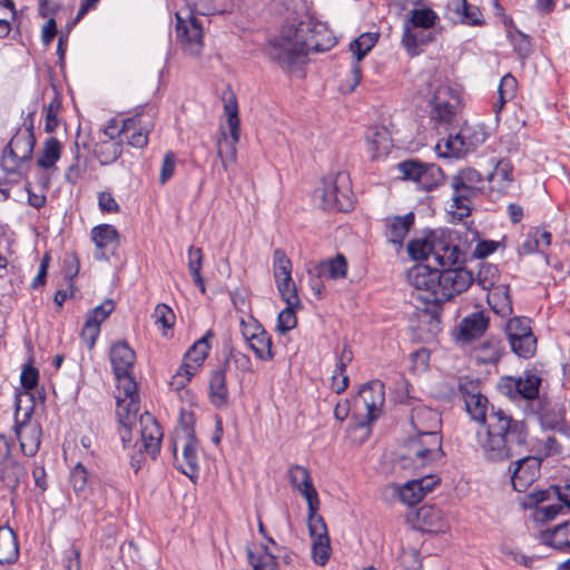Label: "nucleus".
I'll return each instance as SVG.
<instances>
[{"instance_id":"nucleus-1","label":"nucleus","mask_w":570,"mask_h":570,"mask_svg":"<svg viewBox=\"0 0 570 570\" xmlns=\"http://www.w3.org/2000/svg\"><path fill=\"white\" fill-rule=\"evenodd\" d=\"M461 252L455 244L444 239H434L433 259L441 268L420 264L409 273L411 284L423 294L421 298L438 307L465 292L473 284V273L464 267H454L460 261Z\"/></svg>"},{"instance_id":"nucleus-2","label":"nucleus","mask_w":570,"mask_h":570,"mask_svg":"<svg viewBox=\"0 0 570 570\" xmlns=\"http://www.w3.org/2000/svg\"><path fill=\"white\" fill-rule=\"evenodd\" d=\"M528 436L529 428L523 420L491 405L488 422L476 431V443L488 461L500 462L520 455Z\"/></svg>"},{"instance_id":"nucleus-3","label":"nucleus","mask_w":570,"mask_h":570,"mask_svg":"<svg viewBox=\"0 0 570 570\" xmlns=\"http://www.w3.org/2000/svg\"><path fill=\"white\" fill-rule=\"evenodd\" d=\"M566 400L558 386L554 389L537 375V419L542 431H556L570 440V422L566 417Z\"/></svg>"},{"instance_id":"nucleus-4","label":"nucleus","mask_w":570,"mask_h":570,"mask_svg":"<svg viewBox=\"0 0 570 570\" xmlns=\"http://www.w3.org/2000/svg\"><path fill=\"white\" fill-rule=\"evenodd\" d=\"M444 455L440 433H416L401 445L396 461L401 469L420 472Z\"/></svg>"},{"instance_id":"nucleus-5","label":"nucleus","mask_w":570,"mask_h":570,"mask_svg":"<svg viewBox=\"0 0 570 570\" xmlns=\"http://www.w3.org/2000/svg\"><path fill=\"white\" fill-rule=\"evenodd\" d=\"M175 466L190 481L196 482L199 472L198 441L194 429L193 413L181 414L173 445Z\"/></svg>"},{"instance_id":"nucleus-6","label":"nucleus","mask_w":570,"mask_h":570,"mask_svg":"<svg viewBox=\"0 0 570 570\" xmlns=\"http://www.w3.org/2000/svg\"><path fill=\"white\" fill-rule=\"evenodd\" d=\"M303 45L296 23L284 27L278 36L271 38L264 48V53L284 71H292L305 61Z\"/></svg>"},{"instance_id":"nucleus-7","label":"nucleus","mask_w":570,"mask_h":570,"mask_svg":"<svg viewBox=\"0 0 570 570\" xmlns=\"http://www.w3.org/2000/svg\"><path fill=\"white\" fill-rule=\"evenodd\" d=\"M452 189V208L459 210V219L471 215L472 202L482 194L484 189V179L474 168L466 167L456 171L450 178Z\"/></svg>"},{"instance_id":"nucleus-8","label":"nucleus","mask_w":570,"mask_h":570,"mask_svg":"<svg viewBox=\"0 0 570 570\" xmlns=\"http://www.w3.org/2000/svg\"><path fill=\"white\" fill-rule=\"evenodd\" d=\"M298 37L304 42V52H325L332 49L337 40L327 24L313 16H306L297 23Z\"/></svg>"},{"instance_id":"nucleus-9","label":"nucleus","mask_w":570,"mask_h":570,"mask_svg":"<svg viewBox=\"0 0 570 570\" xmlns=\"http://www.w3.org/2000/svg\"><path fill=\"white\" fill-rule=\"evenodd\" d=\"M397 170L404 180H412L422 190H433L445 181L442 168L433 163L407 159L397 164Z\"/></svg>"},{"instance_id":"nucleus-10","label":"nucleus","mask_w":570,"mask_h":570,"mask_svg":"<svg viewBox=\"0 0 570 570\" xmlns=\"http://www.w3.org/2000/svg\"><path fill=\"white\" fill-rule=\"evenodd\" d=\"M501 394L523 406L524 413H532L534 401V372L525 370L521 376H503L498 383Z\"/></svg>"},{"instance_id":"nucleus-11","label":"nucleus","mask_w":570,"mask_h":570,"mask_svg":"<svg viewBox=\"0 0 570 570\" xmlns=\"http://www.w3.org/2000/svg\"><path fill=\"white\" fill-rule=\"evenodd\" d=\"M35 146V134L23 132L17 129L2 151V168L8 173H16L22 164L31 160Z\"/></svg>"},{"instance_id":"nucleus-12","label":"nucleus","mask_w":570,"mask_h":570,"mask_svg":"<svg viewBox=\"0 0 570 570\" xmlns=\"http://www.w3.org/2000/svg\"><path fill=\"white\" fill-rule=\"evenodd\" d=\"M154 117V109L150 108L148 111L141 109L134 116L122 120L120 131H124L129 146L142 149L148 145V137L155 127Z\"/></svg>"},{"instance_id":"nucleus-13","label":"nucleus","mask_w":570,"mask_h":570,"mask_svg":"<svg viewBox=\"0 0 570 570\" xmlns=\"http://www.w3.org/2000/svg\"><path fill=\"white\" fill-rule=\"evenodd\" d=\"M224 110L227 116L232 141H228L226 134H223V138L217 141V157L222 160L224 170L227 171L228 165L236 161V144L240 136L238 106L235 97L225 102Z\"/></svg>"},{"instance_id":"nucleus-14","label":"nucleus","mask_w":570,"mask_h":570,"mask_svg":"<svg viewBox=\"0 0 570 570\" xmlns=\"http://www.w3.org/2000/svg\"><path fill=\"white\" fill-rule=\"evenodd\" d=\"M459 393L471 419L484 425L488 422L491 405L489 400L481 393L480 381L468 377L461 379L459 382Z\"/></svg>"},{"instance_id":"nucleus-15","label":"nucleus","mask_w":570,"mask_h":570,"mask_svg":"<svg viewBox=\"0 0 570 570\" xmlns=\"http://www.w3.org/2000/svg\"><path fill=\"white\" fill-rule=\"evenodd\" d=\"M484 141V134L473 131L471 127L461 128L455 135L439 141L435 150L440 157H462L465 154L473 151L475 147Z\"/></svg>"},{"instance_id":"nucleus-16","label":"nucleus","mask_w":570,"mask_h":570,"mask_svg":"<svg viewBox=\"0 0 570 570\" xmlns=\"http://www.w3.org/2000/svg\"><path fill=\"white\" fill-rule=\"evenodd\" d=\"M20 410L19 400L16 401V421L14 433L20 442V448L26 456H33L39 450L41 443V426L37 422L31 421L32 407L23 415L22 420L18 419Z\"/></svg>"},{"instance_id":"nucleus-17","label":"nucleus","mask_w":570,"mask_h":570,"mask_svg":"<svg viewBox=\"0 0 570 570\" xmlns=\"http://www.w3.org/2000/svg\"><path fill=\"white\" fill-rule=\"evenodd\" d=\"M460 98L448 85L434 88L431 99V118L439 124H450L456 115Z\"/></svg>"},{"instance_id":"nucleus-18","label":"nucleus","mask_w":570,"mask_h":570,"mask_svg":"<svg viewBox=\"0 0 570 570\" xmlns=\"http://www.w3.org/2000/svg\"><path fill=\"white\" fill-rule=\"evenodd\" d=\"M385 402L384 384L374 380L364 384L356 399V403H362L366 410L365 419L358 422V426L372 424L380 415L382 406Z\"/></svg>"},{"instance_id":"nucleus-19","label":"nucleus","mask_w":570,"mask_h":570,"mask_svg":"<svg viewBox=\"0 0 570 570\" xmlns=\"http://www.w3.org/2000/svg\"><path fill=\"white\" fill-rule=\"evenodd\" d=\"M534 460V456L527 455L515 461V469L513 471L511 482L513 489L520 493H527L523 499H520V504L524 509L534 510V471L530 462Z\"/></svg>"},{"instance_id":"nucleus-20","label":"nucleus","mask_w":570,"mask_h":570,"mask_svg":"<svg viewBox=\"0 0 570 570\" xmlns=\"http://www.w3.org/2000/svg\"><path fill=\"white\" fill-rule=\"evenodd\" d=\"M118 381V395L116 396L117 403V416H120L121 421L127 422L128 412H139L140 400L138 395V384L131 375V372L127 374L116 376Z\"/></svg>"},{"instance_id":"nucleus-21","label":"nucleus","mask_w":570,"mask_h":570,"mask_svg":"<svg viewBox=\"0 0 570 570\" xmlns=\"http://www.w3.org/2000/svg\"><path fill=\"white\" fill-rule=\"evenodd\" d=\"M177 38L184 50L189 55H199L203 49V26L200 21L190 16L187 20L177 14Z\"/></svg>"},{"instance_id":"nucleus-22","label":"nucleus","mask_w":570,"mask_h":570,"mask_svg":"<svg viewBox=\"0 0 570 570\" xmlns=\"http://www.w3.org/2000/svg\"><path fill=\"white\" fill-rule=\"evenodd\" d=\"M490 318L483 311L464 316L453 331L455 342L469 344L480 338L489 327Z\"/></svg>"},{"instance_id":"nucleus-23","label":"nucleus","mask_w":570,"mask_h":570,"mask_svg":"<svg viewBox=\"0 0 570 570\" xmlns=\"http://www.w3.org/2000/svg\"><path fill=\"white\" fill-rule=\"evenodd\" d=\"M114 308V302L107 299L88 312L81 330V338L87 343L89 350L94 348L100 333V325L111 314Z\"/></svg>"},{"instance_id":"nucleus-24","label":"nucleus","mask_w":570,"mask_h":570,"mask_svg":"<svg viewBox=\"0 0 570 570\" xmlns=\"http://www.w3.org/2000/svg\"><path fill=\"white\" fill-rule=\"evenodd\" d=\"M141 445L145 453L151 459H156L160 451V443L163 439V431L155 416L145 412L139 416Z\"/></svg>"},{"instance_id":"nucleus-25","label":"nucleus","mask_w":570,"mask_h":570,"mask_svg":"<svg viewBox=\"0 0 570 570\" xmlns=\"http://www.w3.org/2000/svg\"><path fill=\"white\" fill-rule=\"evenodd\" d=\"M377 33L365 32L350 43V50L355 57V61H353L351 68L353 83L350 87V91H353L361 81L362 69L360 61L372 50V48L377 42Z\"/></svg>"},{"instance_id":"nucleus-26","label":"nucleus","mask_w":570,"mask_h":570,"mask_svg":"<svg viewBox=\"0 0 570 570\" xmlns=\"http://www.w3.org/2000/svg\"><path fill=\"white\" fill-rule=\"evenodd\" d=\"M91 238L97 249L95 252V258L98 261L108 259V249L114 252L119 243V234L112 225L102 224L96 226L91 230Z\"/></svg>"},{"instance_id":"nucleus-27","label":"nucleus","mask_w":570,"mask_h":570,"mask_svg":"<svg viewBox=\"0 0 570 570\" xmlns=\"http://www.w3.org/2000/svg\"><path fill=\"white\" fill-rule=\"evenodd\" d=\"M347 259L338 253L334 257L314 263L308 269V275L324 276L327 279H343L347 274Z\"/></svg>"},{"instance_id":"nucleus-28","label":"nucleus","mask_w":570,"mask_h":570,"mask_svg":"<svg viewBox=\"0 0 570 570\" xmlns=\"http://www.w3.org/2000/svg\"><path fill=\"white\" fill-rule=\"evenodd\" d=\"M227 362L214 370L209 379V400L216 409H225L229 405V391L227 387Z\"/></svg>"},{"instance_id":"nucleus-29","label":"nucleus","mask_w":570,"mask_h":570,"mask_svg":"<svg viewBox=\"0 0 570 570\" xmlns=\"http://www.w3.org/2000/svg\"><path fill=\"white\" fill-rule=\"evenodd\" d=\"M411 424L416 433H440L441 414L431 407L417 405L411 411Z\"/></svg>"},{"instance_id":"nucleus-30","label":"nucleus","mask_w":570,"mask_h":570,"mask_svg":"<svg viewBox=\"0 0 570 570\" xmlns=\"http://www.w3.org/2000/svg\"><path fill=\"white\" fill-rule=\"evenodd\" d=\"M109 357L115 376H119L132 371L136 353L129 344L122 340L112 344Z\"/></svg>"},{"instance_id":"nucleus-31","label":"nucleus","mask_w":570,"mask_h":570,"mask_svg":"<svg viewBox=\"0 0 570 570\" xmlns=\"http://www.w3.org/2000/svg\"><path fill=\"white\" fill-rule=\"evenodd\" d=\"M538 538L540 544L570 554V520L556 525L553 529L541 531Z\"/></svg>"},{"instance_id":"nucleus-32","label":"nucleus","mask_w":570,"mask_h":570,"mask_svg":"<svg viewBox=\"0 0 570 570\" xmlns=\"http://www.w3.org/2000/svg\"><path fill=\"white\" fill-rule=\"evenodd\" d=\"M435 40V35L431 30L414 29L403 27L401 45L411 57L422 53V47Z\"/></svg>"},{"instance_id":"nucleus-33","label":"nucleus","mask_w":570,"mask_h":570,"mask_svg":"<svg viewBox=\"0 0 570 570\" xmlns=\"http://www.w3.org/2000/svg\"><path fill=\"white\" fill-rule=\"evenodd\" d=\"M414 224V214L407 213L403 216H393L385 219V237L397 246H402L410 228Z\"/></svg>"},{"instance_id":"nucleus-34","label":"nucleus","mask_w":570,"mask_h":570,"mask_svg":"<svg viewBox=\"0 0 570 570\" xmlns=\"http://www.w3.org/2000/svg\"><path fill=\"white\" fill-rule=\"evenodd\" d=\"M288 478L291 484L304 495L307 503L318 499L317 491L312 482V476L306 468L298 464L291 466Z\"/></svg>"},{"instance_id":"nucleus-35","label":"nucleus","mask_w":570,"mask_h":570,"mask_svg":"<svg viewBox=\"0 0 570 570\" xmlns=\"http://www.w3.org/2000/svg\"><path fill=\"white\" fill-rule=\"evenodd\" d=\"M448 8L454 12L456 20L462 24L483 26L484 19L480 8L468 0H451Z\"/></svg>"},{"instance_id":"nucleus-36","label":"nucleus","mask_w":570,"mask_h":570,"mask_svg":"<svg viewBox=\"0 0 570 570\" xmlns=\"http://www.w3.org/2000/svg\"><path fill=\"white\" fill-rule=\"evenodd\" d=\"M489 188L498 194H507L513 183L510 161L501 159L488 176Z\"/></svg>"},{"instance_id":"nucleus-37","label":"nucleus","mask_w":570,"mask_h":570,"mask_svg":"<svg viewBox=\"0 0 570 570\" xmlns=\"http://www.w3.org/2000/svg\"><path fill=\"white\" fill-rule=\"evenodd\" d=\"M19 558V542L9 525H0V564H12Z\"/></svg>"},{"instance_id":"nucleus-38","label":"nucleus","mask_w":570,"mask_h":570,"mask_svg":"<svg viewBox=\"0 0 570 570\" xmlns=\"http://www.w3.org/2000/svg\"><path fill=\"white\" fill-rule=\"evenodd\" d=\"M440 21L438 13L429 8H414L409 11L407 18L404 20L403 27L430 30Z\"/></svg>"},{"instance_id":"nucleus-39","label":"nucleus","mask_w":570,"mask_h":570,"mask_svg":"<svg viewBox=\"0 0 570 570\" xmlns=\"http://www.w3.org/2000/svg\"><path fill=\"white\" fill-rule=\"evenodd\" d=\"M487 301L492 311L502 317L509 316L512 313V302L508 285H498L489 289Z\"/></svg>"},{"instance_id":"nucleus-40","label":"nucleus","mask_w":570,"mask_h":570,"mask_svg":"<svg viewBox=\"0 0 570 570\" xmlns=\"http://www.w3.org/2000/svg\"><path fill=\"white\" fill-rule=\"evenodd\" d=\"M504 352L502 341L490 337L475 348V358L482 364H497Z\"/></svg>"},{"instance_id":"nucleus-41","label":"nucleus","mask_w":570,"mask_h":570,"mask_svg":"<svg viewBox=\"0 0 570 570\" xmlns=\"http://www.w3.org/2000/svg\"><path fill=\"white\" fill-rule=\"evenodd\" d=\"M214 337L212 330H208L203 337L197 340L185 353L184 360L193 364L197 370L204 364L207 358L210 345L209 340Z\"/></svg>"},{"instance_id":"nucleus-42","label":"nucleus","mask_w":570,"mask_h":570,"mask_svg":"<svg viewBox=\"0 0 570 570\" xmlns=\"http://www.w3.org/2000/svg\"><path fill=\"white\" fill-rule=\"evenodd\" d=\"M348 183V175L344 171L337 173L334 178L323 180L321 189L322 205L326 209H332L337 204V193L340 185Z\"/></svg>"},{"instance_id":"nucleus-43","label":"nucleus","mask_w":570,"mask_h":570,"mask_svg":"<svg viewBox=\"0 0 570 570\" xmlns=\"http://www.w3.org/2000/svg\"><path fill=\"white\" fill-rule=\"evenodd\" d=\"M61 142L57 138L50 137L43 142L42 150L37 159V165L42 169H50L56 166L61 157Z\"/></svg>"},{"instance_id":"nucleus-44","label":"nucleus","mask_w":570,"mask_h":570,"mask_svg":"<svg viewBox=\"0 0 570 570\" xmlns=\"http://www.w3.org/2000/svg\"><path fill=\"white\" fill-rule=\"evenodd\" d=\"M307 508V525L311 538L313 540L328 538L326 523L323 517L317 513L320 509V499L308 502Z\"/></svg>"},{"instance_id":"nucleus-45","label":"nucleus","mask_w":570,"mask_h":570,"mask_svg":"<svg viewBox=\"0 0 570 570\" xmlns=\"http://www.w3.org/2000/svg\"><path fill=\"white\" fill-rule=\"evenodd\" d=\"M122 154L121 141L107 139L96 146V156L101 165L115 163Z\"/></svg>"},{"instance_id":"nucleus-46","label":"nucleus","mask_w":570,"mask_h":570,"mask_svg":"<svg viewBox=\"0 0 570 570\" xmlns=\"http://www.w3.org/2000/svg\"><path fill=\"white\" fill-rule=\"evenodd\" d=\"M262 553L256 554L247 549V559L254 570H278L276 556L269 552L267 546H262Z\"/></svg>"},{"instance_id":"nucleus-47","label":"nucleus","mask_w":570,"mask_h":570,"mask_svg":"<svg viewBox=\"0 0 570 570\" xmlns=\"http://www.w3.org/2000/svg\"><path fill=\"white\" fill-rule=\"evenodd\" d=\"M250 350L255 353L256 357L261 361H271L274 357V353L272 351V337L264 330L262 334H258L255 338L247 342Z\"/></svg>"},{"instance_id":"nucleus-48","label":"nucleus","mask_w":570,"mask_h":570,"mask_svg":"<svg viewBox=\"0 0 570 570\" xmlns=\"http://www.w3.org/2000/svg\"><path fill=\"white\" fill-rule=\"evenodd\" d=\"M499 279V271L498 267L490 263H482L480 265L476 277H474L473 282L485 291L492 289L495 286V283Z\"/></svg>"},{"instance_id":"nucleus-49","label":"nucleus","mask_w":570,"mask_h":570,"mask_svg":"<svg viewBox=\"0 0 570 570\" xmlns=\"http://www.w3.org/2000/svg\"><path fill=\"white\" fill-rule=\"evenodd\" d=\"M274 259V277L275 282L291 281L292 278V262L286 256L285 252L276 248L273 254Z\"/></svg>"},{"instance_id":"nucleus-50","label":"nucleus","mask_w":570,"mask_h":570,"mask_svg":"<svg viewBox=\"0 0 570 570\" xmlns=\"http://www.w3.org/2000/svg\"><path fill=\"white\" fill-rule=\"evenodd\" d=\"M551 497H557L570 510V482L563 487L552 485L547 490H537V503H542Z\"/></svg>"},{"instance_id":"nucleus-51","label":"nucleus","mask_w":570,"mask_h":570,"mask_svg":"<svg viewBox=\"0 0 570 570\" xmlns=\"http://www.w3.org/2000/svg\"><path fill=\"white\" fill-rule=\"evenodd\" d=\"M23 466L14 459L11 458L0 464V476L4 482L12 484L16 488L19 484L20 478L23 475Z\"/></svg>"},{"instance_id":"nucleus-52","label":"nucleus","mask_w":570,"mask_h":570,"mask_svg":"<svg viewBox=\"0 0 570 570\" xmlns=\"http://www.w3.org/2000/svg\"><path fill=\"white\" fill-rule=\"evenodd\" d=\"M505 334L508 340H519L532 333L531 320L527 317H512L505 325Z\"/></svg>"},{"instance_id":"nucleus-53","label":"nucleus","mask_w":570,"mask_h":570,"mask_svg":"<svg viewBox=\"0 0 570 570\" xmlns=\"http://www.w3.org/2000/svg\"><path fill=\"white\" fill-rule=\"evenodd\" d=\"M407 253L415 261L429 259L434 255V240L412 239L407 244Z\"/></svg>"},{"instance_id":"nucleus-54","label":"nucleus","mask_w":570,"mask_h":570,"mask_svg":"<svg viewBox=\"0 0 570 570\" xmlns=\"http://www.w3.org/2000/svg\"><path fill=\"white\" fill-rule=\"evenodd\" d=\"M197 371L198 370L193 364L183 360L181 365L169 382L170 387L175 391L184 389Z\"/></svg>"},{"instance_id":"nucleus-55","label":"nucleus","mask_w":570,"mask_h":570,"mask_svg":"<svg viewBox=\"0 0 570 570\" xmlns=\"http://www.w3.org/2000/svg\"><path fill=\"white\" fill-rule=\"evenodd\" d=\"M511 351L522 358H530L534 355V335L520 336L519 340H508Z\"/></svg>"},{"instance_id":"nucleus-56","label":"nucleus","mask_w":570,"mask_h":570,"mask_svg":"<svg viewBox=\"0 0 570 570\" xmlns=\"http://www.w3.org/2000/svg\"><path fill=\"white\" fill-rule=\"evenodd\" d=\"M401 501L407 505H415L424 499L422 488L415 480L407 481L400 489Z\"/></svg>"},{"instance_id":"nucleus-57","label":"nucleus","mask_w":570,"mask_h":570,"mask_svg":"<svg viewBox=\"0 0 570 570\" xmlns=\"http://www.w3.org/2000/svg\"><path fill=\"white\" fill-rule=\"evenodd\" d=\"M276 286L286 305L302 306L293 278H291V281H278L276 282Z\"/></svg>"},{"instance_id":"nucleus-58","label":"nucleus","mask_w":570,"mask_h":570,"mask_svg":"<svg viewBox=\"0 0 570 570\" xmlns=\"http://www.w3.org/2000/svg\"><path fill=\"white\" fill-rule=\"evenodd\" d=\"M563 446L554 436H548L543 443L542 448L537 451V470L540 469V465L544 458L552 455L562 454Z\"/></svg>"},{"instance_id":"nucleus-59","label":"nucleus","mask_w":570,"mask_h":570,"mask_svg":"<svg viewBox=\"0 0 570 570\" xmlns=\"http://www.w3.org/2000/svg\"><path fill=\"white\" fill-rule=\"evenodd\" d=\"M301 306H286L283 311L279 312L277 317V330L285 334L288 331L293 330L297 325V317L295 314V308H299Z\"/></svg>"},{"instance_id":"nucleus-60","label":"nucleus","mask_w":570,"mask_h":570,"mask_svg":"<svg viewBox=\"0 0 570 570\" xmlns=\"http://www.w3.org/2000/svg\"><path fill=\"white\" fill-rule=\"evenodd\" d=\"M61 102L58 98H53L47 106L43 107L45 110V130L46 132H55L58 125V111L60 109Z\"/></svg>"},{"instance_id":"nucleus-61","label":"nucleus","mask_w":570,"mask_h":570,"mask_svg":"<svg viewBox=\"0 0 570 570\" xmlns=\"http://www.w3.org/2000/svg\"><path fill=\"white\" fill-rule=\"evenodd\" d=\"M81 549L71 544L62 551L61 564L66 570H81Z\"/></svg>"},{"instance_id":"nucleus-62","label":"nucleus","mask_w":570,"mask_h":570,"mask_svg":"<svg viewBox=\"0 0 570 570\" xmlns=\"http://www.w3.org/2000/svg\"><path fill=\"white\" fill-rule=\"evenodd\" d=\"M69 482L76 493L86 490L88 484V471L81 463H77L70 471Z\"/></svg>"},{"instance_id":"nucleus-63","label":"nucleus","mask_w":570,"mask_h":570,"mask_svg":"<svg viewBox=\"0 0 570 570\" xmlns=\"http://www.w3.org/2000/svg\"><path fill=\"white\" fill-rule=\"evenodd\" d=\"M330 538L313 540L312 553L316 564L324 566L330 559Z\"/></svg>"},{"instance_id":"nucleus-64","label":"nucleus","mask_w":570,"mask_h":570,"mask_svg":"<svg viewBox=\"0 0 570 570\" xmlns=\"http://www.w3.org/2000/svg\"><path fill=\"white\" fill-rule=\"evenodd\" d=\"M155 323L161 325L163 328H171L175 324V314L166 304H158L154 312Z\"/></svg>"}]
</instances>
